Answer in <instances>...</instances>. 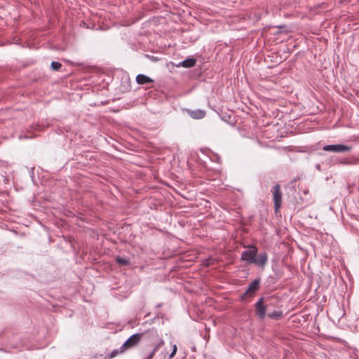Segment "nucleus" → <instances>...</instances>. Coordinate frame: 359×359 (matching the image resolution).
Listing matches in <instances>:
<instances>
[{"label": "nucleus", "mask_w": 359, "mask_h": 359, "mask_svg": "<svg viewBox=\"0 0 359 359\" xmlns=\"http://www.w3.org/2000/svg\"><path fill=\"white\" fill-rule=\"evenodd\" d=\"M116 262L118 264L122 265V266L128 265L130 264V262L128 259H125V258H121V257H117Z\"/></svg>", "instance_id": "12"}, {"label": "nucleus", "mask_w": 359, "mask_h": 359, "mask_svg": "<svg viewBox=\"0 0 359 359\" xmlns=\"http://www.w3.org/2000/svg\"><path fill=\"white\" fill-rule=\"evenodd\" d=\"M136 81L140 85H144L154 82L151 78L144 74H138L136 76Z\"/></svg>", "instance_id": "8"}, {"label": "nucleus", "mask_w": 359, "mask_h": 359, "mask_svg": "<svg viewBox=\"0 0 359 359\" xmlns=\"http://www.w3.org/2000/svg\"><path fill=\"white\" fill-rule=\"evenodd\" d=\"M323 149L325 151L344 153L350 151L351 150V147L344 144H331L324 146Z\"/></svg>", "instance_id": "4"}, {"label": "nucleus", "mask_w": 359, "mask_h": 359, "mask_svg": "<svg viewBox=\"0 0 359 359\" xmlns=\"http://www.w3.org/2000/svg\"><path fill=\"white\" fill-rule=\"evenodd\" d=\"M196 64V60L193 58H189L184 61H182L179 66H182L183 67L189 68L192 67Z\"/></svg>", "instance_id": "9"}, {"label": "nucleus", "mask_w": 359, "mask_h": 359, "mask_svg": "<svg viewBox=\"0 0 359 359\" xmlns=\"http://www.w3.org/2000/svg\"><path fill=\"white\" fill-rule=\"evenodd\" d=\"M272 193L273 201L274 203V210L276 213H278L280 211V209L282 205V192L280 189V186L278 184L275 185L272 191Z\"/></svg>", "instance_id": "3"}, {"label": "nucleus", "mask_w": 359, "mask_h": 359, "mask_svg": "<svg viewBox=\"0 0 359 359\" xmlns=\"http://www.w3.org/2000/svg\"><path fill=\"white\" fill-rule=\"evenodd\" d=\"M164 344V341L163 340H161L156 346V347L154 348V349L153 350V351L149 354V355L145 358V359H151L154 355H155V353L156 351H157V350Z\"/></svg>", "instance_id": "11"}, {"label": "nucleus", "mask_w": 359, "mask_h": 359, "mask_svg": "<svg viewBox=\"0 0 359 359\" xmlns=\"http://www.w3.org/2000/svg\"><path fill=\"white\" fill-rule=\"evenodd\" d=\"M268 317L272 319H280L283 317V312L281 311H275L269 313Z\"/></svg>", "instance_id": "10"}, {"label": "nucleus", "mask_w": 359, "mask_h": 359, "mask_svg": "<svg viewBox=\"0 0 359 359\" xmlns=\"http://www.w3.org/2000/svg\"><path fill=\"white\" fill-rule=\"evenodd\" d=\"M51 67L54 70H58L62 67V65L57 62H52Z\"/></svg>", "instance_id": "13"}, {"label": "nucleus", "mask_w": 359, "mask_h": 359, "mask_svg": "<svg viewBox=\"0 0 359 359\" xmlns=\"http://www.w3.org/2000/svg\"><path fill=\"white\" fill-rule=\"evenodd\" d=\"M258 250L255 246L251 245L243 251L241 259L248 264H256L259 266H264L268 261V255L266 252H261L257 255Z\"/></svg>", "instance_id": "1"}, {"label": "nucleus", "mask_w": 359, "mask_h": 359, "mask_svg": "<svg viewBox=\"0 0 359 359\" xmlns=\"http://www.w3.org/2000/svg\"><path fill=\"white\" fill-rule=\"evenodd\" d=\"M259 280L256 279L253 280L250 285L248 286L246 292L243 294V298L248 297H253L255 292L259 290Z\"/></svg>", "instance_id": "5"}, {"label": "nucleus", "mask_w": 359, "mask_h": 359, "mask_svg": "<svg viewBox=\"0 0 359 359\" xmlns=\"http://www.w3.org/2000/svg\"><path fill=\"white\" fill-rule=\"evenodd\" d=\"M188 114L194 119H201L205 117V111L201 109L187 110Z\"/></svg>", "instance_id": "7"}, {"label": "nucleus", "mask_w": 359, "mask_h": 359, "mask_svg": "<svg viewBox=\"0 0 359 359\" xmlns=\"http://www.w3.org/2000/svg\"><path fill=\"white\" fill-rule=\"evenodd\" d=\"M119 353H121L119 350H114L111 353L110 358H114L118 355Z\"/></svg>", "instance_id": "15"}, {"label": "nucleus", "mask_w": 359, "mask_h": 359, "mask_svg": "<svg viewBox=\"0 0 359 359\" xmlns=\"http://www.w3.org/2000/svg\"><path fill=\"white\" fill-rule=\"evenodd\" d=\"M142 334H135L130 337L120 348V352L124 353L126 350L135 347L140 341Z\"/></svg>", "instance_id": "2"}, {"label": "nucleus", "mask_w": 359, "mask_h": 359, "mask_svg": "<svg viewBox=\"0 0 359 359\" xmlns=\"http://www.w3.org/2000/svg\"><path fill=\"white\" fill-rule=\"evenodd\" d=\"M256 313L260 319L266 317V306L264 304V299L261 298L255 304Z\"/></svg>", "instance_id": "6"}, {"label": "nucleus", "mask_w": 359, "mask_h": 359, "mask_svg": "<svg viewBox=\"0 0 359 359\" xmlns=\"http://www.w3.org/2000/svg\"><path fill=\"white\" fill-rule=\"evenodd\" d=\"M177 351V345L176 344L172 345V351L170 354L168 359H172L175 355Z\"/></svg>", "instance_id": "14"}]
</instances>
